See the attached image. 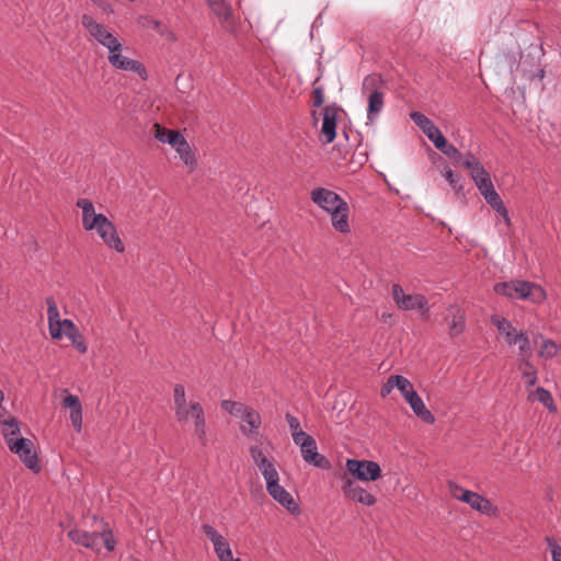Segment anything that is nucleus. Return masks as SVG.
Segmentation results:
<instances>
[{"mask_svg": "<svg viewBox=\"0 0 561 561\" xmlns=\"http://www.w3.org/2000/svg\"><path fill=\"white\" fill-rule=\"evenodd\" d=\"M8 447L28 469L39 471L37 454L31 439L18 437L15 440H9Z\"/></svg>", "mask_w": 561, "mask_h": 561, "instance_id": "11", "label": "nucleus"}, {"mask_svg": "<svg viewBox=\"0 0 561 561\" xmlns=\"http://www.w3.org/2000/svg\"><path fill=\"white\" fill-rule=\"evenodd\" d=\"M81 24L98 44L107 49V60L112 67L145 77L146 69L144 65L123 55L124 47L122 42L106 25L98 22L92 15L87 13L82 15Z\"/></svg>", "mask_w": 561, "mask_h": 561, "instance_id": "1", "label": "nucleus"}, {"mask_svg": "<svg viewBox=\"0 0 561 561\" xmlns=\"http://www.w3.org/2000/svg\"><path fill=\"white\" fill-rule=\"evenodd\" d=\"M516 345H518V350H519V359L523 357L530 358V356H531L530 343H529L528 335L524 331H519Z\"/></svg>", "mask_w": 561, "mask_h": 561, "instance_id": "35", "label": "nucleus"}, {"mask_svg": "<svg viewBox=\"0 0 561 561\" xmlns=\"http://www.w3.org/2000/svg\"><path fill=\"white\" fill-rule=\"evenodd\" d=\"M331 225L333 229L342 234L351 231L350 226V207L344 201L342 205H336L330 213Z\"/></svg>", "mask_w": 561, "mask_h": 561, "instance_id": "16", "label": "nucleus"}, {"mask_svg": "<svg viewBox=\"0 0 561 561\" xmlns=\"http://www.w3.org/2000/svg\"><path fill=\"white\" fill-rule=\"evenodd\" d=\"M494 291L513 300L522 299L534 304H539L546 298V293L539 285L526 280L499 283L494 286Z\"/></svg>", "mask_w": 561, "mask_h": 561, "instance_id": "4", "label": "nucleus"}, {"mask_svg": "<svg viewBox=\"0 0 561 561\" xmlns=\"http://www.w3.org/2000/svg\"><path fill=\"white\" fill-rule=\"evenodd\" d=\"M291 437L294 443L298 445L300 448L301 446H305L306 444L314 440V438L311 435L307 434L304 431L293 433Z\"/></svg>", "mask_w": 561, "mask_h": 561, "instance_id": "41", "label": "nucleus"}, {"mask_svg": "<svg viewBox=\"0 0 561 561\" xmlns=\"http://www.w3.org/2000/svg\"><path fill=\"white\" fill-rule=\"evenodd\" d=\"M221 409L232 416L242 417L249 405L232 400H222Z\"/></svg>", "mask_w": 561, "mask_h": 561, "instance_id": "30", "label": "nucleus"}, {"mask_svg": "<svg viewBox=\"0 0 561 561\" xmlns=\"http://www.w3.org/2000/svg\"><path fill=\"white\" fill-rule=\"evenodd\" d=\"M447 325L449 328V334L456 336L465 330V318H447Z\"/></svg>", "mask_w": 561, "mask_h": 561, "instance_id": "38", "label": "nucleus"}, {"mask_svg": "<svg viewBox=\"0 0 561 561\" xmlns=\"http://www.w3.org/2000/svg\"><path fill=\"white\" fill-rule=\"evenodd\" d=\"M339 107L335 105L324 106L322 110V125L320 139L323 144H331L336 137V122Z\"/></svg>", "mask_w": 561, "mask_h": 561, "instance_id": "14", "label": "nucleus"}, {"mask_svg": "<svg viewBox=\"0 0 561 561\" xmlns=\"http://www.w3.org/2000/svg\"><path fill=\"white\" fill-rule=\"evenodd\" d=\"M533 396H535V398L540 401L550 412H554L557 410L553 398L550 391L547 389L538 387Z\"/></svg>", "mask_w": 561, "mask_h": 561, "instance_id": "32", "label": "nucleus"}, {"mask_svg": "<svg viewBox=\"0 0 561 561\" xmlns=\"http://www.w3.org/2000/svg\"><path fill=\"white\" fill-rule=\"evenodd\" d=\"M518 369L522 373L523 378L527 387L536 385L538 380V373L536 367L530 363V358L523 357L519 360Z\"/></svg>", "mask_w": 561, "mask_h": 561, "instance_id": "25", "label": "nucleus"}, {"mask_svg": "<svg viewBox=\"0 0 561 561\" xmlns=\"http://www.w3.org/2000/svg\"><path fill=\"white\" fill-rule=\"evenodd\" d=\"M391 294L396 305L403 311L420 313L430 312V302L425 296L416 293H405L399 284L391 286Z\"/></svg>", "mask_w": 561, "mask_h": 561, "instance_id": "8", "label": "nucleus"}, {"mask_svg": "<svg viewBox=\"0 0 561 561\" xmlns=\"http://www.w3.org/2000/svg\"><path fill=\"white\" fill-rule=\"evenodd\" d=\"M537 78L540 79V80H542L545 78V70L543 69L538 70Z\"/></svg>", "mask_w": 561, "mask_h": 561, "instance_id": "55", "label": "nucleus"}, {"mask_svg": "<svg viewBox=\"0 0 561 561\" xmlns=\"http://www.w3.org/2000/svg\"><path fill=\"white\" fill-rule=\"evenodd\" d=\"M513 65H516V59L512 61L511 68H513Z\"/></svg>", "mask_w": 561, "mask_h": 561, "instance_id": "58", "label": "nucleus"}, {"mask_svg": "<svg viewBox=\"0 0 561 561\" xmlns=\"http://www.w3.org/2000/svg\"><path fill=\"white\" fill-rule=\"evenodd\" d=\"M202 530L208 540L213 543L214 548H217L218 545H221L226 541L225 537L209 524H204L202 526Z\"/></svg>", "mask_w": 561, "mask_h": 561, "instance_id": "34", "label": "nucleus"}, {"mask_svg": "<svg viewBox=\"0 0 561 561\" xmlns=\"http://www.w3.org/2000/svg\"><path fill=\"white\" fill-rule=\"evenodd\" d=\"M477 188L480 192V194L483 196V198L485 197V194H490L495 191L492 180L486 183L478 185Z\"/></svg>", "mask_w": 561, "mask_h": 561, "instance_id": "48", "label": "nucleus"}, {"mask_svg": "<svg viewBox=\"0 0 561 561\" xmlns=\"http://www.w3.org/2000/svg\"><path fill=\"white\" fill-rule=\"evenodd\" d=\"M393 388H396V385H394V381H393V375L390 376L386 383L382 386L381 390H380V396L382 398H386L387 396H389L391 393V391L393 390Z\"/></svg>", "mask_w": 561, "mask_h": 561, "instance_id": "46", "label": "nucleus"}, {"mask_svg": "<svg viewBox=\"0 0 561 561\" xmlns=\"http://www.w3.org/2000/svg\"><path fill=\"white\" fill-rule=\"evenodd\" d=\"M241 419L244 422V424L240 426L241 433L244 434L245 436H252L255 434L257 440V430L262 424L261 415L259 414V412L249 407ZM260 439L262 440V436L260 437Z\"/></svg>", "mask_w": 561, "mask_h": 561, "instance_id": "22", "label": "nucleus"}, {"mask_svg": "<svg viewBox=\"0 0 561 561\" xmlns=\"http://www.w3.org/2000/svg\"><path fill=\"white\" fill-rule=\"evenodd\" d=\"M174 412L180 411L190 404L186 401L185 388L183 385L176 383L173 388Z\"/></svg>", "mask_w": 561, "mask_h": 561, "instance_id": "33", "label": "nucleus"}, {"mask_svg": "<svg viewBox=\"0 0 561 561\" xmlns=\"http://www.w3.org/2000/svg\"><path fill=\"white\" fill-rule=\"evenodd\" d=\"M492 319H493L495 327L497 328L499 332L502 335L508 336V335H511V332L516 331V329L507 320V318H492Z\"/></svg>", "mask_w": 561, "mask_h": 561, "instance_id": "36", "label": "nucleus"}, {"mask_svg": "<svg viewBox=\"0 0 561 561\" xmlns=\"http://www.w3.org/2000/svg\"><path fill=\"white\" fill-rule=\"evenodd\" d=\"M68 537L76 545L91 549L94 552H100L102 545L111 552L116 545L113 531L106 525L93 531L76 527L68 531Z\"/></svg>", "mask_w": 561, "mask_h": 561, "instance_id": "3", "label": "nucleus"}, {"mask_svg": "<svg viewBox=\"0 0 561 561\" xmlns=\"http://www.w3.org/2000/svg\"><path fill=\"white\" fill-rule=\"evenodd\" d=\"M393 381L403 397L414 389L410 380L401 375H393Z\"/></svg>", "mask_w": 561, "mask_h": 561, "instance_id": "37", "label": "nucleus"}, {"mask_svg": "<svg viewBox=\"0 0 561 561\" xmlns=\"http://www.w3.org/2000/svg\"><path fill=\"white\" fill-rule=\"evenodd\" d=\"M310 199L327 214L334 209L336 205H342L344 202L337 193L325 187H317L312 190L310 193Z\"/></svg>", "mask_w": 561, "mask_h": 561, "instance_id": "15", "label": "nucleus"}, {"mask_svg": "<svg viewBox=\"0 0 561 561\" xmlns=\"http://www.w3.org/2000/svg\"><path fill=\"white\" fill-rule=\"evenodd\" d=\"M484 199L494 210L497 208L502 209V205L504 204L496 191L485 194Z\"/></svg>", "mask_w": 561, "mask_h": 561, "instance_id": "43", "label": "nucleus"}, {"mask_svg": "<svg viewBox=\"0 0 561 561\" xmlns=\"http://www.w3.org/2000/svg\"><path fill=\"white\" fill-rule=\"evenodd\" d=\"M546 542L551 552L552 561H561V546L552 537H546Z\"/></svg>", "mask_w": 561, "mask_h": 561, "instance_id": "40", "label": "nucleus"}, {"mask_svg": "<svg viewBox=\"0 0 561 561\" xmlns=\"http://www.w3.org/2000/svg\"><path fill=\"white\" fill-rule=\"evenodd\" d=\"M286 421L288 423V426H289V430H290L291 434L296 433V432L302 431L300 428L299 420L296 416L291 415L290 413L286 414Z\"/></svg>", "mask_w": 561, "mask_h": 561, "instance_id": "45", "label": "nucleus"}, {"mask_svg": "<svg viewBox=\"0 0 561 561\" xmlns=\"http://www.w3.org/2000/svg\"><path fill=\"white\" fill-rule=\"evenodd\" d=\"M461 496V502L468 504L474 511H478L489 516L494 515L496 512V508L486 497L473 491L469 490L468 492H463Z\"/></svg>", "mask_w": 561, "mask_h": 561, "instance_id": "19", "label": "nucleus"}, {"mask_svg": "<svg viewBox=\"0 0 561 561\" xmlns=\"http://www.w3.org/2000/svg\"><path fill=\"white\" fill-rule=\"evenodd\" d=\"M3 401H4V393L2 390H0V405L2 404Z\"/></svg>", "mask_w": 561, "mask_h": 561, "instance_id": "57", "label": "nucleus"}, {"mask_svg": "<svg viewBox=\"0 0 561 561\" xmlns=\"http://www.w3.org/2000/svg\"><path fill=\"white\" fill-rule=\"evenodd\" d=\"M175 419L181 424H190L193 434L202 446L208 444V427L206 423V413L203 405L195 400H191L190 404L180 411H175Z\"/></svg>", "mask_w": 561, "mask_h": 561, "instance_id": "5", "label": "nucleus"}, {"mask_svg": "<svg viewBox=\"0 0 561 561\" xmlns=\"http://www.w3.org/2000/svg\"><path fill=\"white\" fill-rule=\"evenodd\" d=\"M379 78L375 75L366 76L363 81V90L369 91L367 119L373 123L381 113L385 105V94L376 87Z\"/></svg>", "mask_w": 561, "mask_h": 561, "instance_id": "9", "label": "nucleus"}, {"mask_svg": "<svg viewBox=\"0 0 561 561\" xmlns=\"http://www.w3.org/2000/svg\"><path fill=\"white\" fill-rule=\"evenodd\" d=\"M219 561H241V559L237 558L234 559L232 556V550H228L225 553H222L221 557H218Z\"/></svg>", "mask_w": 561, "mask_h": 561, "instance_id": "53", "label": "nucleus"}, {"mask_svg": "<svg viewBox=\"0 0 561 561\" xmlns=\"http://www.w3.org/2000/svg\"><path fill=\"white\" fill-rule=\"evenodd\" d=\"M273 449L274 447L270 440L263 443L261 439H257V443L249 448L251 459L262 473L265 483L279 476L276 469V460L272 455Z\"/></svg>", "mask_w": 561, "mask_h": 561, "instance_id": "6", "label": "nucleus"}, {"mask_svg": "<svg viewBox=\"0 0 561 561\" xmlns=\"http://www.w3.org/2000/svg\"><path fill=\"white\" fill-rule=\"evenodd\" d=\"M76 205L81 209V225L85 231L94 232L110 250L125 252V244L116 226L104 214L96 213L92 201L79 198Z\"/></svg>", "mask_w": 561, "mask_h": 561, "instance_id": "2", "label": "nucleus"}, {"mask_svg": "<svg viewBox=\"0 0 561 561\" xmlns=\"http://www.w3.org/2000/svg\"><path fill=\"white\" fill-rule=\"evenodd\" d=\"M410 117L433 144H436L437 141H440V144L443 142L440 138L444 135L439 128L435 126V124L424 114L420 112H411Z\"/></svg>", "mask_w": 561, "mask_h": 561, "instance_id": "18", "label": "nucleus"}, {"mask_svg": "<svg viewBox=\"0 0 561 561\" xmlns=\"http://www.w3.org/2000/svg\"><path fill=\"white\" fill-rule=\"evenodd\" d=\"M440 139L443 142L440 144V141H437L434 146L447 157L453 158L458 163H461L463 160H461L462 154L459 150L454 145L448 144L444 136H442Z\"/></svg>", "mask_w": 561, "mask_h": 561, "instance_id": "28", "label": "nucleus"}, {"mask_svg": "<svg viewBox=\"0 0 561 561\" xmlns=\"http://www.w3.org/2000/svg\"><path fill=\"white\" fill-rule=\"evenodd\" d=\"M519 331L511 332V335L504 336L510 345H516Z\"/></svg>", "mask_w": 561, "mask_h": 561, "instance_id": "54", "label": "nucleus"}, {"mask_svg": "<svg viewBox=\"0 0 561 561\" xmlns=\"http://www.w3.org/2000/svg\"><path fill=\"white\" fill-rule=\"evenodd\" d=\"M64 408L70 409V421L77 432L82 428V405L77 396L68 394L62 400Z\"/></svg>", "mask_w": 561, "mask_h": 561, "instance_id": "23", "label": "nucleus"}, {"mask_svg": "<svg viewBox=\"0 0 561 561\" xmlns=\"http://www.w3.org/2000/svg\"><path fill=\"white\" fill-rule=\"evenodd\" d=\"M312 94H313L312 95L313 106H316V107L322 106V104L324 102L323 89L321 87H317V88L313 89Z\"/></svg>", "mask_w": 561, "mask_h": 561, "instance_id": "44", "label": "nucleus"}, {"mask_svg": "<svg viewBox=\"0 0 561 561\" xmlns=\"http://www.w3.org/2000/svg\"><path fill=\"white\" fill-rule=\"evenodd\" d=\"M154 28H156L158 32L162 33V30H161V23H160V22H158V21H156V22H154Z\"/></svg>", "mask_w": 561, "mask_h": 561, "instance_id": "56", "label": "nucleus"}, {"mask_svg": "<svg viewBox=\"0 0 561 561\" xmlns=\"http://www.w3.org/2000/svg\"><path fill=\"white\" fill-rule=\"evenodd\" d=\"M153 137L162 142V144H168L170 145L171 147L173 146V144L175 141H178L182 136L183 134L180 133L179 130H175V129H168L165 128L164 126L156 123L153 125Z\"/></svg>", "mask_w": 561, "mask_h": 561, "instance_id": "24", "label": "nucleus"}, {"mask_svg": "<svg viewBox=\"0 0 561 561\" xmlns=\"http://www.w3.org/2000/svg\"><path fill=\"white\" fill-rule=\"evenodd\" d=\"M443 175L456 192H460L462 190L459 174L455 173L450 169H447L444 171Z\"/></svg>", "mask_w": 561, "mask_h": 561, "instance_id": "39", "label": "nucleus"}, {"mask_svg": "<svg viewBox=\"0 0 561 561\" xmlns=\"http://www.w3.org/2000/svg\"><path fill=\"white\" fill-rule=\"evenodd\" d=\"M345 467L359 481L373 482L381 477L380 466L373 460L347 459Z\"/></svg>", "mask_w": 561, "mask_h": 561, "instance_id": "10", "label": "nucleus"}, {"mask_svg": "<svg viewBox=\"0 0 561 561\" xmlns=\"http://www.w3.org/2000/svg\"><path fill=\"white\" fill-rule=\"evenodd\" d=\"M46 305L48 313L47 316H59L57 304L53 297H48L46 299Z\"/></svg>", "mask_w": 561, "mask_h": 561, "instance_id": "47", "label": "nucleus"}, {"mask_svg": "<svg viewBox=\"0 0 561 561\" xmlns=\"http://www.w3.org/2000/svg\"><path fill=\"white\" fill-rule=\"evenodd\" d=\"M341 490L345 497L365 506H371L377 502L376 496L348 477L342 479Z\"/></svg>", "mask_w": 561, "mask_h": 561, "instance_id": "12", "label": "nucleus"}, {"mask_svg": "<svg viewBox=\"0 0 561 561\" xmlns=\"http://www.w3.org/2000/svg\"><path fill=\"white\" fill-rule=\"evenodd\" d=\"M220 21L227 22L231 15L230 5L225 0H205Z\"/></svg>", "mask_w": 561, "mask_h": 561, "instance_id": "26", "label": "nucleus"}, {"mask_svg": "<svg viewBox=\"0 0 561 561\" xmlns=\"http://www.w3.org/2000/svg\"><path fill=\"white\" fill-rule=\"evenodd\" d=\"M561 346L557 344L554 341L547 339L543 340L540 350L538 352L539 357L549 360L556 357L560 351Z\"/></svg>", "mask_w": 561, "mask_h": 561, "instance_id": "29", "label": "nucleus"}, {"mask_svg": "<svg viewBox=\"0 0 561 561\" xmlns=\"http://www.w3.org/2000/svg\"><path fill=\"white\" fill-rule=\"evenodd\" d=\"M302 459L314 467L328 469L330 467L329 460L318 453L316 440L301 446L300 448Z\"/></svg>", "mask_w": 561, "mask_h": 561, "instance_id": "21", "label": "nucleus"}, {"mask_svg": "<svg viewBox=\"0 0 561 561\" xmlns=\"http://www.w3.org/2000/svg\"><path fill=\"white\" fill-rule=\"evenodd\" d=\"M461 165L470 171L471 179L476 186L491 181L490 173L474 156H467L461 162Z\"/></svg>", "mask_w": 561, "mask_h": 561, "instance_id": "20", "label": "nucleus"}, {"mask_svg": "<svg viewBox=\"0 0 561 561\" xmlns=\"http://www.w3.org/2000/svg\"><path fill=\"white\" fill-rule=\"evenodd\" d=\"M230 545L229 542L226 540L225 542H222L221 545H218L217 548H214V551L216 553L217 557H221L222 553H225L226 551L230 550Z\"/></svg>", "mask_w": 561, "mask_h": 561, "instance_id": "50", "label": "nucleus"}, {"mask_svg": "<svg viewBox=\"0 0 561 561\" xmlns=\"http://www.w3.org/2000/svg\"><path fill=\"white\" fill-rule=\"evenodd\" d=\"M48 320L49 332L54 340L67 337L81 354L87 352L88 347L72 321L68 318H48Z\"/></svg>", "mask_w": 561, "mask_h": 561, "instance_id": "7", "label": "nucleus"}, {"mask_svg": "<svg viewBox=\"0 0 561 561\" xmlns=\"http://www.w3.org/2000/svg\"><path fill=\"white\" fill-rule=\"evenodd\" d=\"M447 486H448L449 494L458 501H462V496H461L462 493L469 491V490L463 489L461 485H459L458 483H456L454 481H449L447 483Z\"/></svg>", "mask_w": 561, "mask_h": 561, "instance_id": "42", "label": "nucleus"}, {"mask_svg": "<svg viewBox=\"0 0 561 561\" xmlns=\"http://www.w3.org/2000/svg\"><path fill=\"white\" fill-rule=\"evenodd\" d=\"M410 408L412 409L413 413L426 424H433L435 422V416L425 407L421 397L413 401V403L410 404Z\"/></svg>", "mask_w": 561, "mask_h": 561, "instance_id": "27", "label": "nucleus"}, {"mask_svg": "<svg viewBox=\"0 0 561 561\" xmlns=\"http://www.w3.org/2000/svg\"><path fill=\"white\" fill-rule=\"evenodd\" d=\"M172 148L175 150L183 164L187 168L188 172H193L197 169L198 161L196 152L184 136L175 141Z\"/></svg>", "mask_w": 561, "mask_h": 561, "instance_id": "17", "label": "nucleus"}, {"mask_svg": "<svg viewBox=\"0 0 561 561\" xmlns=\"http://www.w3.org/2000/svg\"><path fill=\"white\" fill-rule=\"evenodd\" d=\"M266 491L276 502H278L290 513H300L299 506L295 502L291 494L279 484V476L274 477V479H271L268 482H266Z\"/></svg>", "mask_w": 561, "mask_h": 561, "instance_id": "13", "label": "nucleus"}, {"mask_svg": "<svg viewBox=\"0 0 561 561\" xmlns=\"http://www.w3.org/2000/svg\"><path fill=\"white\" fill-rule=\"evenodd\" d=\"M405 401L409 403H413V401L417 400L420 398L419 393L413 389L409 393H407L404 397Z\"/></svg>", "mask_w": 561, "mask_h": 561, "instance_id": "52", "label": "nucleus"}, {"mask_svg": "<svg viewBox=\"0 0 561 561\" xmlns=\"http://www.w3.org/2000/svg\"><path fill=\"white\" fill-rule=\"evenodd\" d=\"M405 401L409 403H413V401L417 400L420 398L419 393L413 389L409 393H407L404 397Z\"/></svg>", "mask_w": 561, "mask_h": 561, "instance_id": "51", "label": "nucleus"}, {"mask_svg": "<svg viewBox=\"0 0 561 561\" xmlns=\"http://www.w3.org/2000/svg\"><path fill=\"white\" fill-rule=\"evenodd\" d=\"M495 211L503 218L505 225L507 227H510L511 226V218H510V215H508V211H507L505 205L503 204L502 205V209L497 208V209H495Z\"/></svg>", "mask_w": 561, "mask_h": 561, "instance_id": "49", "label": "nucleus"}, {"mask_svg": "<svg viewBox=\"0 0 561 561\" xmlns=\"http://www.w3.org/2000/svg\"><path fill=\"white\" fill-rule=\"evenodd\" d=\"M20 434V426L16 420L11 419L3 422V437L5 439L7 445L9 446V440H15Z\"/></svg>", "mask_w": 561, "mask_h": 561, "instance_id": "31", "label": "nucleus"}]
</instances>
